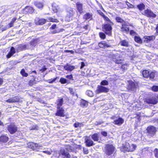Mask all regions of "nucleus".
Listing matches in <instances>:
<instances>
[{"label":"nucleus","instance_id":"f257e3e1","mask_svg":"<svg viewBox=\"0 0 158 158\" xmlns=\"http://www.w3.org/2000/svg\"><path fill=\"white\" fill-rule=\"evenodd\" d=\"M49 21L52 22H58L57 19L51 17L48 18L47 19L36 17L35 19V23L37 25H42L45 24L46 21Z\"/></svg>","mask_w":158,"mask_h":158},{"label":"nucleus","instance_id":"f03ea898","mask_svg":"<svg viewBox=\"0 0 158 158\" xmlns=\"http://www.w3.org/2000/svg\"><path fill=\"white\" fill-rule=\"evenodd\" d=\"M106 23L102 27V28L104 31L107 34L111 35L112 32V26L113 23L110 19L109 21H106Z\"/></svg>","mask_w":158,"mask_h":158},{"label":"nucleus","instance_id":"7ed1b4c3","mask_svg":"<svg viewBox=\"0 0 158 158\" xmlns=\"http://www.w3.org/2000/svg\"><path fill=\"white\" fill-rule=\"evenodd\" d=\"M114 150L115 148L112 145L108 144L105 146L104 152L106 155H110L114 153Z\"/></svg>","mask_w":158,"mask_h":158},{"label":"nucleus","instance_id":"20e7f679","mask_svg":"<svg viewBox=\"0 0 158 158\" xmlns=\"http://www.w3.org/2000/svg\"><path fill=\"white\" fill-rule=\"evenodd\" d=\"M109 89L101 85H98L96 90V93L98 94L101 93H107L109 91Z\"/></svg>","mask_w":158,"mask_h":158},{"label":"nucleus","instance_id":"39448f33","mask_svg":"<svg viewBox=\"0 0 158 158\" xmlns=\"http://www.w3.org/2000/svg\"><path fill=\"white\" fill-rule=\"evenodd\" d=\"M143 14L148 17L155 18L156 16V15L151 10L148 9L145 10Z\"/></svg>","mask_w":158,"mask_h":158},{"label":"nucleus","instance_id":"423d86ee","mask_svg":"<svg viewBox=\"0 0 158 158\" xmlns=\"http://www.w3.org/2000/svg\"><path fill=\"white\" fill-rule=\"evenodd\" d=\"M85 143L86 146L88 147H90L94 145V142L91 139L89 136H86L85 139Z\"/></svg>","mask_w":158,"mask_h":158},{"label":"nucleus","instance_id":"0eeeda50","mask_svg":"<svg viewBox=\"0 0 158 158\" xmlns=\"http://www.w3.org/2000/svg\"><path fill=\"white\" fill-rule=\"evenodd\" d=\"M57 111L55 115L60 117H64L65 116L64 114L65 111L62 107L57 108Z\"/></svg>","mask_w":158,"mask_h":158},{"label":"nucleus","instance_id":"6e6552de","mask_svg":"<svg viewBox=\"0 0 158 158\" xmlns=\"http://www.w3.org/2000/svg\"><path fill=\"white\" fill-rule=\"evenodd\" d=\"M147 130L149 134L151 136L154 135L156 131V128L152 126L148 127Z\"/></svg>","mask_w":158,"mask_h":158},{"label":"nucleus","instance_id":"1a4fd4ad","mask_svg":"<svg viewBox=\"0 0 158 158\" xmlns=\"http://www.w3.org/2000/svg\"><path fill=\"white\" fill-rule=\"evenodd\" d=\"M7 130L11 134L14 133L17 131V127L13 124H11L7 127Z\"/></svg>","mask_w":158,"mask_h":158},{"label":"nucleus","instance_id":"9d476101","mask_svg":"<svg viewBox=\"0 0 158 158\" xmlns=\"http://www.w3.org/2000/svg\"><path fill=\"white\" fill-rule=\"evenodd\" d=\"M146 102L148 104H155L158 102V101L156 98L152 97L147 99Z\"/></svg>","mask_w":158,"mask_h":158},{"label":"nucleus","instance_id":"9b49d317","mask_svg":"<svg viewBox=\"0 0 158 158\" xmlns=\"http://www.w3.org/2000/svg\"><path fill=\"white\" fill-rule=\"evenodd\" d=\"M51 29V32L52 33H56L57 32L62 31L64 30L63 29H62L60 30H58L56 28V24H53L52 26V27L50 28Z\"/></svg>","mask_w":158,"mask_h":158},{"label":"nucleus","instance_id":"f8f14e48","mask_svg":"<svg viewBox=\"0 0 158 158\" xmlns=\"http://www.w3.org/2000/svg\"><path fill=\"white\" fill-rule=\"evenodd\" d=\"M129 148H130V145L129 143H126L123 145L122 148H121V151L124 152H129Z\"/></svg>","mask_w":158,"mask_h":158},{"label":"nucleus","instance_id":"ddd939ff","mask_svg":"<svg viewBox=\"0 0 158 158\" xmlns=\"http://www.w3.org/2000/svg\"><path fill=\"white\" fill-rule=\"evenodd\" d=\"M60 153L62 156V158H70L71 156L69 153L65 151L64 149H61L60 151Z\"/></svg>","mask_w":158,"mask_h":158},{"label":"nucleus","instance_id":"4468645a","mask_svg":"<svg viewBox=\"0 0 158 158\" xmlns=\"http://www.w3.org/2000/svg\"><path fill=\"white\" fill-rule=\"evenodd\" d=\"M113 58L114 59L113 61L116 64H121L123 61L122 59H119V58H118L119 56V54L116 53V54L113 55Z\"/></svg>","mask_w":158,"mask_h":158},{"label":"nucleus","instance_id":"2eb2a0df","mask_svg":"<svg viewBox=\"0 0 158 158\" xmlns=\"http://www.w3.org/2000/svg\"><path fill=\"white\" fill-rule=\"evenodd\" d=\"M28 145L29 148H31L33 150L35 149V148H41L42 147V145L33 142L29 143H28Z\"/></svg>","mask_w":158,"mask_h":158},{"label":"nucleus","instance_id":"dca6fc26","mask_svg":"<svg viewBox=\"0 0 158 158\" xmlns=\"http://www.w3.org/2000/svg\"><path fill=\"white\" fill-rule=\"evenodd\" d=\"M34 10L31 7L27 6L23 9V13L25 14L27 13H31L33 12Z\"/></svg>","mask_w":158,"mask_h":158},{"label":"nucleus","instance_id":"f3484780","mask_svg":"<svg viewBox=\"0 0 158 158\" xmlns=\"http://www.w3.org/2000/svg\"><path fill=\"white\" fill-rule=\"evenodd\" d=\"M124 119L121 118H119L118 119L114 120L113 123L115 124L121 125L124 122Z\"/></svg>","mask_w":158,"mask_h":158},{"label":"nucleus","instance_id":"a211bd4d","mask_svg":"<svg viewBox=\"0 0 158 158\" xmlns=\"http://www.w3.org/2000/svg\"><path fill=\"white\" fill-rule=\"evenodd\" d=\"M19 101V98L18 96H15L6 100V102L9 103H14L18 102Z\"/></svg>","mask_w":158,"mask_h":158},{"label":"nucleus","instance_id":"6ab92c4d","mask_svg":"<svg viewBox=\"0 0 158 158\" xmlns=\"http://www.w3.org/2000/svg\"><path fill=\"white\" fill-rule=\"evenodd\" d=\"M64 68L65 70L70 71H72L75 68L74 66L68 64L64 66Z\"/></svg>","mask_w":158,"mask_h":158},{"label":"nucleus","instance_id":"aec40b11","mask_svg":"<svg viewBox=\"0 0 158 158\" xmlns=\"http://www.w3.org/2000/svg\"><path fill=\"white\" fill-rule=\"evenodd\" d=\"M76 6L77 10L79 12L80 14H81L83 10L82 4L80 2H77L76 3Z\"/></svg>","mask_w":158,"mask_h":158},{"label":"nucleus","instance_id":"412c9836","mask_svg":"<svg viewBox=\"0 0 158 158\" xmlns=\"http://www.w3.org/2000/svg\"><path fill=\"white\" fill-rule=\"evenodd\" d=\"M128 87L131 90H134L135 88V83L132 81H130L129 82Z\"/></svg>","mask_w":158,"mask_h":158},{"label":"nucleus","instance_id":"4be33fe9","mask_svg":"<svg viewBox=\"0 0 158 158\" xmlns=\"http://www.w3.org/2000/svg\"><path fill=\"white\" fill-rule=\"evenodd\" d=\"M99 46L101 48H106L109 47L108 44H106L104 41H102L98 44Z\"/></svg>","mask_w":158,"mask_h":158},{"label":"nucleus","instance_id":"5701e85b","mask_svg":"<svg viewBox=\"0 0 158 158\" xmlns=\"http://www.w3.org/2000/svg\"><path fill=\"white\" fill-rule=\"evenodd\" d=\"M52 9L54 12L55 13L57 12L59 8V6L55 2L52 3Z\"/></svg>","mask_w":158,"mask_h":158},{"label":"nucleus","instance_id":"b1692460","mask_svg":"<svg viewBox=\"0 0 158 158\" xmlns=\"http://www.w3.org/2000/svg\"><path fill=\"white\" fill-rule=\"evenodd\" d=\"M16 20V18H13L11 22L6 26V28L8 29L13 27L14 23L15 22Z\"/></svg>","mask_w":158,"mask_h":158},{"label":"nucleus","instance_id":"393cba45","mask_svg":"<svg viewBox=\"0 0 158 158\" xmlns=\"http://www.w3.org/2000/svg\"><path fill=\"white\" fill-rule=\"evenodd\" d=\"M15 52V49L13 47H12L10 52L7 55V58H10Z\"/></svg>","mask_w":158,"mask_h":158},{"label":"nucleus","instance_id":"a878e982","mask_svg":"<svg viewBox=\"0 0 158 158\" xmlns=\"http://www.w3.org/2000/svg\"><path fill=\"white\" fill-rule=\"evenodd\" d=\"M8 139V137L6 135H2L0 137V141L3 143H6Z\"/></svg>","mask_w":158,"mask_h":158},{"label":"nucleus","instance_id":"bb28decb","mask_svg":"<svg viewBox=\"0 0 158 158\" xmlns=\"http://www.w3.org/2000/svg\"><path fill=\"white\" fill-rule=\"evenodd\" d=\"M91 137L94 141H98L99 140V136L97 133H95L91 135Z\"/></svg>","mask_w":158,"mask_h":158},{"label":"nucleus","instance_id":"cd10ccee","mask_svg":"<svg viewBox=\"0 0 158 158\" xmlns=\"http://www.w3.org/2000/svg\"><path fill=\"white\" fill-rule=\"evenodd\" d=\"M63 102L62 98L58 99L57 102V108H61L60 107L63 105Z\"/></svg>","mask_w":158,"mask_h":158},{"label":"nucleus","instance_id":"c85d7f7f","mask_svg":"<svg viewBox=\"0 0 158 158\" xmlns=\"http://www.w3.org/2000/svg\"><path fill=\"white\" fill-rule=\"evenodd\" d=\"M121 31L126 32H128L129 31V28L128 26L125 24H122L121 27Z\"/></svg>","mask_w":158,"mask_h":158},{"label":"nucleus","instance_id":"c756f323","mask_svg":"<svg viewBox=\"0 0 158 158\" xmlns=\"http://www.w3.org/2000/svg\"><path fill=\"white\" fill-rule=\"evenodd\" d=\"M74 11L71 8L68 9L67 11V15L69 17L72 16L74 14Z\"/></svg>","mask_w":158,"mask_h":158},{"label":"nucleus","instance_id":"7c9ffc66","mask_svg":"<svg viewBox=\"0 0 158 158\" xmlns=\"http://www.w3.org/2000/svg\"><path fill=\"white\" fill-rule=\"evenodd\" d=\"M143 76L145 78H147L149 77V72L148 70H144L142 73Z\"/></svg>","mask_w":158,"mask_h":158},{"label":"nucleus","instance_id":"2f4dec72","mask_svg":"<svg viewBox=\"0 0 158 158\" xmlns=\"http://www.w3.org/2000/svg\"><path fill=\"white\" fill-rule=\"evenodd\" d=\"M34 5L39 9H42L44 6L42 3L39 2H35L34 3Z\"/></svg>","mask_w":158,"mask_h":158},{"label":"nucleus","instance_id":"473e14b6","mask_svg":"<svg viewBox=\"0 0 158 158\" xmlns=\"http://www.w3.org/2000/svg\"><path fill=\"white\" fill-rule=\"evenodd\" d=\"M83 18L85 20L90 19H92V15L89 13H88L84 15Z\"/></svg>","mask_w":158,"mask_h":158},{"label":"nucleus","instance_id":"72a5a7b5","mask_svg":"<svg viewBox=\"0 0 158 158\" xmlns=\"http://www.w3.org/2000/svg\"><path fill=\"white\" fill-rule=\"evenodd\" d=\"M137 7L139 10H142L145 9V6L142 3L138 5Z\"/></svg>","mask_w":158,"mask_h":158},{"label":"nucleus","instance_id":"f704fd0d","mask_svg":"<svg viewBox=\"0 0 158 158\" xmlns=\"http://www.w3.org/2000/svg\"><path fill=\"white\" fill-rule=\"evenodd\" d=\"M136 148V146L134 144H132L130 145V148H129V152H133L134 151Z\"/></svg>","mask_w":158,"mask_h":158},{"label":"nucleus","instance_id":"c9c22d12","mask_svg":"<svg viewBox=\"0 0 158 158\" xmlns=\"http://www.w3.org/2000/svg\"><path fill=\"white\" fill-rule=\"evenodd\" d=\"M86 93L88 96L90 97H93L94 96V94L92 91L90 90H87Z\"/></svg>","mask_w":158,"mask_h":158},{"label":"nucleus","instance_id":"e433bc0d","mask_svg":"<svg viewBox=\"0 0 158 158\" xmlns=\"http://www.w3.org/2000/svg\"><path fill=\"white\" fill-rule=\"evenodd\" d=\"M100 14L104 18V20L105 21H110V19H109V18L108 17H106V16L102 12H101L100 13Z\"/></svg>","mask_w":158,"mask_h":158},{"label":"nucleus","instance_id":"4c0bfd02","mask_svg":"<svg viewBox=\"0 0 158 158\" xmlns=\"http://www.w3.org/2000/svg\"><path fill=\"white\" fill-rule=\"evenodd\" d=\"M144 39L145 40H153L155 39V36H144Z\"/></svg>","mask_w":158,"mask_h":158},{"label":"nucleus","instance_id":"58836bf2","mask_svg":"<svg viewBox=\"0 0 158 158\" xmlns=\"http://www.w3.org/2000/svg\"><path fill=\"white\" fill-rule=\"evenodd\" d=\"M83 126V124L82 123H80L78 122L75 123L74 124V126L75 127H81Z\"/></svg>","mask_w":158,"mask_h":158},{"label":"nucleus","instance_id":"ea45409f","mask_svg":"<svg viewBox=\"0 0 158 158\" xmlns=\"http://www.w3.org/2000/svg\"><path fill=\"white\" fill-rule=\"evenodd\" d=\"M121 44L122 45L125 46H128V43L125 40H123L121 42Z\"/></svg>","mask_w":158,"mask_h":158},{"label":"nucleus","instance_id":"a19ab883","mask_svg":"<svg viewBox=\"0 0 158 158\" xmlns=\"http://www.w3.org/2000/svg\"><path fill=\"white\" fill-rule=\"evenodd\" d=\"M101 85H107L109 84L108 82L106 80L102 81L100 83Z\"/></svg>","mask_w":158,"mask_h":158},{"label":"nucleus","instance_id":"79ce46f5","mask_svg":"<svg viewBox=\"0 0 158 158\" xmlns=\"http://www.w3.org/2000/svg\"><path fill=\"white\" fill-rule=\"evenodd\" d=\"M39 129L38 127L37 126V125H34L32 126L31 127H30V130H38Z\"/></svg>","mask_w":158,"mask_h":158},{"label":"nucleus","instance_id":"37998d69","mask_svg":"<svg viewBox=\"0 0 158 158\" xmlns=\"http://www.w3.org/2000/svg\"><path fill=\"white\" fill-rule=\"evenodd\" d=\"M20 73L22 76L25 77H27L28 75V74L25 72L24 69H22L21 70Z\"/></svg>","mask_w":158,"mask_h":158},{"label":"nucleus","instance_id":"c03bdc74","mask_svg":"<svg viewBox=\"0 0 158 158\" xmlns=\"http://www.w3.org/2000/svg\"><path fill=\"white\" fill-rule=\"evenodd\" d=\"M116 19L117 22H120L121 23H123L124 22V21L120 17H117L116 18Z\"/></svg>","mask_w":158,"mask_h":158},{"label":"nucleus","instance_id":"a18cd8bd","mask_svg":"<svg viewBox=\"0 0 158 158\" xmlns=\"http://www.w3.org/2000/svg\"><path fill=\"white\" fill-rule=\"evenodd\" d=\"M99 36L102 39H104L106 37L105 34L103 32H100L99 34Z\"/></svg>","mask_w":158,"mask_h":158},{"label":"nucleus","instance_id":"49530a36","mask_svg":"<svg viewBox=\"0 0 158 158\" xmlns=\"http://www.w3.org/2000/svg\"><path fill=\"white\" fill-rule=\"evenodd\" d=\"M60 81L62 84H65L66 83V80L65 78H61L60 80Z\"/></svg>","mask_w":158,"mask_h":158},{"label":"nucleus","instance_id":"de8ad7c7","mask_svg":"<svg viewBox=\"0 0 158 158\" xmlns=\"http://www.w3.org/2000/svg\"><path fill=\"white\" fill-rule=\"evenodd\" d=\"M152 90L155 92H157L158 91V86H154L152 88Z\"/></svg>","mask_w":158,"mask_h":158},{"label":"nucleus","instance_id":"09e8293b","mask_svg":"<svg viewBox=\"0 0 158 158\" xmlns=\"http://www.w3.org/2000/svg\"><path fill=\"white\" fill-rule=\"evenodd\" d=\"M81 104L83 106H85L88 105V102L86 101L83 100L81 101Z\"/></svg>","mask_w":158,"mask_h":158},{"label":"nucleus","instance_id":"8fccbe9b","mask_svg":"<svg viewBox=\"0 0 158 158\" xmlns=\"http://www.w3.org/2000/svg\"><path fill=\"white\" fill-rule=\"evenodd\" d=\"M155 73V72H152L149 74V77L150 78L153 79L154 77Z\"/></svg>","mask_w":158,"mask_h":158},{"label":"nucleus","instance_id":"3c124183","mask_svg":"<svg viewBox=\"0 0 158 158\" xmlns=\"http://www.w3.org/2000/svg\"><path fill=\"white\" fill-rule=\"evenodd\" d=\"M57 77H56L52 80H49L48 81L49 83H52L53 82L56 81L57 79Z\"/></svg>","mask_w":158,"mask_h":158},{"label":"nucleus","instance_id":"603ef678","mask_svg":"<svg viewBox=\"0 0 158 158\" xmlns=\"http://www.w3.org/2000/svg\"><path fill=\"white\" fill-rule=\"evenodd\" d=\"M83 151L85 154H87L88 152V150L87 148H83Z\"/></svg>","mask_w":158,"mask_h":158},{"label":"nucleus","instance_id":"864d4df0","mask_svg":"<svg viewBox=\"0 0 158 158\" xmlns=\"http://www.w3.org/2000/svg\"><path fill=\"white\" fill-rule=\"evenodd\" d=\"M155 156L156 157H158V149H156L154 151Z\"/></svg>","mask_w":158,"mask_h":158},{"label":"nucleus","instance_id":"5fc2aeb1","mask_svg":"<svg viewBox=\"0 0 158 158\" xmlns=\"http://www.w3.org/2000/svg\"><path fill=\"white\" fill-rule=\"evenodd\" d=\"M66 77L69 79H72L73 77L72 75V74H71L70 75H67L66 76Z\"/></svg>","mask_w":158,"mask_h":158},{"label":"nucleus","instance_id":"6e6d98bb","mask_svg":"<svg viewBox=\"0 0 158 158\" xmlns=\"http://www.w3.org/2000/svg\"><path fill=\"white\" fill-rule=\"evenodd\" d=\"M127 64H123L122 66V68L124 70H125L127 69Z\"/></svg>","mask_w":158,"mask_h":158},{"label":"nucleus","instance_id":"4d7b16f0","mask_svg":"<svg viewBox=\"0 0 158 158\" xmlns=\"http://www.w3.org/2000/svg\"><path fill=\"white\" fill-rule=\"evenodd\" d=\"M101 133L104 136H106L107 135V133L106 131H102Z\"/></svg>","mask_w":158,"mask_h":158},{"label":"nucleus","instance_id":"13d9d810","mask_svg":"<svg viewBox=\"0 0 158 158\" xmlns=\"http://www.w3.org/2000/svg\"><path fill=\"white\" fill-rule=\"evenodd\" d=\"M69 90L71 94L73 95L74 94V92L73 89L70 88L69 89Z\"/></svg>","mask_w":158,"mask_h":158},{"label":"nucleus","instance_id":"bf43d9fd","mask_svg":"<svg viewBox=\"0 0 158 158\" xmlns=\"http://www.w3.org/2000/svg\"><path fill=\"white\" fill-rule=\"evenodd\" d=\"M43 152L44 153H46V154H47L48 155H50L51 154V152L48 151H43Z\"/></svg>","mask_w":158,"mask_h":158},{"label":"nucleus","instance_id":"052dcab7","mask_svg":"<svg viewBox=\"0 0 158 158\" xmlns=\"http://www.w3.org/2000/svg\"><path fill=\"white\" fill-rule=\"evenodd\" d=\"M85 66V64L84 62H81V65L80 67L81 69L83 68Z\"/></svg>","mask_w":158,"mask_h":158},{"label":"nucleus","instance_id":"680f3d73","mask_svg":"<svg viewBox=\"0 0 158 158\" xmlns=\"http://www.w3.org/2000/svg\"><path fill=\"white\" fill-rule=\"evenodd\" d=\"M130 34L131 35H134L135 33L133 30H131L130 32Z\"/></svg>","mask_w":158,"mask_h":158},{"label":"nucleus","instance_id":"e2e57ef3","mask_svg":"<svg viewBox=\"0 0 158 158\" xmlns=\"http://www.w3.org/2000/svg\"><path fill=\"white\" fill-rule=\"evenodd\" d=\"M65 51L66 52H70L72 54H73L74 53V52L72 50H66Z\"/></svg>","mask_w":158,"mask_h":158},{"label":"nucleus","instance_id":"0e129e2a","mask_svg":"<svg viewBox=\"0 0 158 158\" xmlns=\"http://www.w3.org/2000/svg\"><path fill=\"white\" fill-rule=\"evenodd\" d=\"M135 40H141L139 36H135Z\"/></svg>","mask_w":158,"mask_h":158},{"label":"nucleus","instance_id":"69168bd1","mask_svg":"<svg viewBox=\"0 0 158 158\" xmlns=\"http://www.w3.org/2000/svg\"><path fill=\"white\" fill-rule=\"evenodd\" d=\"M136 42L139 44L142 43V40H135Z\"/></svg>","mask_w":158,"mask_h":158},{"label":"nucleus","instance_id":"338daca9","mask_svg":"<svg viewBox=\"0 0 158 158\" xmlns=\"http://www.w3.org/2000/svg\"><path fill=\"white\" fill-rule=\"evenodd\" d=\"M3 82V81L2 79L0 78V85H1L2 83V82Z\"/></svg>","mask_w":158,"mask_h":158},{"label":"nucleus","instance_id":"774afa93","mask_svg":"<svg viewBox=\"0 0 158 158\" xmlns=\"http://www.w3.org/2000/svg\"><path fill=\"white\" fill-rule=\"evenodd\" d=\"M156 32L157 35H158V24L157 25V27L156 28Z\"/></svg>","mask_w":158,"mask_h":158}]
</instances>
